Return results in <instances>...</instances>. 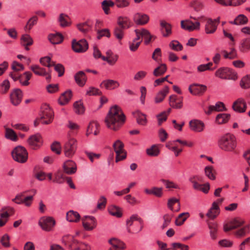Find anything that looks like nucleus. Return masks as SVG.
<instances>
[{"mask_svg": "<svg viewBox=\"0 0 250 250\" xmlns=\"http://www.w3.org/2000/svg\"><path fill=\"white\" fill-rule=\"evenodd\" d=\"M188 90L190 93L193 95H200L206 91L207 86L203 84L194 83L189 86Z\"/></svg>", "mask_w": 250, "mask_h": 250, "instance_id": "19", "label": "nucleus"}, {"mask_svg": "<svg viewBox=\"0 0 250 250\" xmlns=\"http://www.w3.org/2000/svg\"><path fill=\"white\" fill-rule=\"evenodd\" d=\"M21 44L24 47L26 50H29V46L33 43V40L32 37L28 34H23L21 38Z\"/></svg>", "mask_w": 250, "mask_h": 250, "instance_id": "29", "label": "nucleus"}, {"mask_svg": "<svg viewBox=\"0 0 250 250\" xmlns=\"http://www.w3.org/2000/svg\"><path fill=\"white\" fill-rule=\"evenodd\" d=\"M160 25L163 29H165L166 33L163 32L164 37H167L171 33V27L170 24L165 21H160Z\"/></svg>", "mask_w": 250, "mask_h": 250, "instance_id": "49", "label": "nucleus"}, {"mask_svg": "<svg viewBox=\"0 0 250 250\" xmlns=\"http://www.w3.org/2000/svg\"><path fill=\"white\" fill-rule=\"evenodd\" d=\"M205 175L210 180H214L216 178V171L212 166H207L204 169Z\"/></svg>", "mask_w": 250, "mask_h": 250, "instance_id": "39", "label": "nucleus"}, {"mask_svg": "<svg viewBox=\"0 0 250 250\" xmlns=\"http://www.w3.org/2000/svg\"><path fill=\"white\" fill-rule=\"evenodd\" d=\"M219 213V207L216 202L212 204V207L209 209L207 216L210 219H214Z\"/></svg>", "mask_w": 250, "mask_h": 250, "instance_id": "36", "label": "nucleus"}, {"mask_svg": "<svg viewBox=\"0 0 250 250\" xmlns=\"http://www.w3.org/2000/svg\"><path fill=\"white\" fill-rule=\"evenodd\" d=\"M14 212L13 208L10 207H5L0 210V227L5 225L9 216L13 214Z\"/></svg>", "mask_w": 250, "mask_h": 250, "instance_id": "13", "label": "nucleus"}, {"mask_svg": "<svg viewBox=\"0 0 250 250\" xmlns=\"http://www.w3.org/2000/svg\"><path fill=\"white\" fill-rule=\"evenodd\" d=\"M62 242L68 245L70 250H91V247L88 244L78 241L71 235L63 236Z\"/></svg>", "mask_w": 250, "mask_h": 250, "instance_id": "3", "label": "nucleus"}, {"mask_svg": "<svg viewBox=\"0 0 250 250\" xmlns=\"http://www.w3.org/2000/svg\"><path fill=\"white\" fill-rule=\"evenodd\" d=\"M88 48V44L86 41L82 39L77 41L74 39L72 41V49L76 53H83L85 52Z\"/></svg>", "mask_w": 250, "mask_h": 250, "instance_id": "10", "label": "nucleus"}, {"mask_svg": "<svg viewBox=\"0 0 250 250\" xmlns=\"http://www.w3.org/2000/svg\"><path fill=\"white\" fill-rule=\"evenodd\" d=\"M169 88L168 86H166L160 90L156 95L154 101L156 104H159L163 102L167 95L169 93Z\"/></svg>", "mask_w": 250, "mask_h": 250, "instance_id": "28", "label": "nucleus"}, {"mask_svg": "<svg viewBox=\"0 0 250 250\" xmlns=\"http://www.w3.org/2000/svg\"><path fill=\"white\" fill-rule=\"evenodd\" d=\"M189 126L190 129L194 131L201 132L204 130L205 125L203 122L194 120L190 121Z\"/></svg>", "mask_w": 250, "mask_h": 250, "instance_id": "25", "label": "nucleus"}, {"mask_svg": "<svg viewBox=\"0 0 250 250\" xmlns=\"http://www.w3.org/2000/svg\"><path fill=\"white\" fill-rule=\"evenodd\" d=\"M208 224L210 230V237L212 239L215 240L216 238V233L217 231V224L210 222H208Z\"/></svg>", "mask_w": 250, "mask_h": 250, "instance_id": "48", "label": "nucleus"}, {"mask_svg": "<svg viewBox=\"0 0 250 250\" xmlns=\"http://www.w3.org/2000/svg\"><path fill=\"white\" fill-rule=\"evenodd\" d=\"M109 213L117 217H121L122 216V212L121 208L115 205H111L108 208Z\"/></svg>", "mask_w": 250, "mask_h": 250, "instance_id": "44", "label": "nucleus"}, {"mask_svg": "<svg viewBox=\"0 0 250 250\" xmlns=\"http://www.w3.org/2000/svg\"><path fill=\"white\" fill-rule=\"evenodd\" d=\"M63 169L65 173L71 175L76 172L77 166L73 161L68 160L63 164Z\"/></svg>", "mask_w": 250, "mask_h": 250, "instance_id": "21", "label": "nucleus"}, {"mask_svg": "<svg viewBox=\"0 0 250 250\" xmlns=\"http://www.w3.org/2000/svg\"><path fill=\"white\" fill-rule=\"evenodd\" d=\"M117 23L118 27L124 29L129 28L131 26V22L129 19L126 17H120L118 19Z\"/></svg>", "mask_w": 250, "mask_h": 250, "instance_id": "34", "label": "nucleus"}, {"mask_svg": "<svg viewBox=\"0 0 250 250\" xmlns=\"http://www.w3.org/2000/svg\"><path fill=\"white\" fill-rule=\"evenodd\" d=\"M232 107L237 112L244 113L247 109V105L244 99L240 98L234 102Z\"/></svg>", "mask_w": 250, "mask_h": 250, "instance_id": "17", "label": "nucleus"}, {"mask_svg": "<svg viewBox=\"0 0 250 250\" xmlns=\"http://www.w3.org/2000/svg\"><path fill=\"white\" fill-rule=\"evenodd\" d=\"M5 132V137L7 139H9L13 141H17L18 136L15 132L12 129L4 126Z\"/></svg>", "mask_w": 250, "mask_h": 250, "instance_id": "40", "label": "nucleus"}, {"mask_svg": "<svg viewBox=\"0 0 250 250\" xmlns=\"http://www.w3.org/2000/svg\"><path fill=\"white\" fill-rule=\"evenodd\" d=\"M169 104L173 108L179 109L182 107V100L178 99L176 95H171L169 98Z\"/></svg>", "mask_w": 250, "mask_h": 250, "instance_id": "31", "label": "nucleus"}, {"mask_svg": "<svg viewBox=\"0 0 250 250\" xmlns=\"http://www.w3.org/2000/svg\"><path fill=\"white\" fill-rule=\"evenodd\" d=\"M77 27L81 32L85 34L91 30L92 26L88 21H86L78 24Z\"/></svg>", "mask_w": 250, "mask_h": 250, "instance_id": "47", "label": "nucleus"}, {"mask_svg": "<svg viewBox=\"0 0 250 250\" xmlns=\"http://www.w3.org/2000/svg\"><path fill=\"white\" fill-rule=\"evenodd\" d=\"M189 216V213L188 212H184L180 214L175 220L176 225L178 226L182 225Z\"/></svg>", "mask_w": 250, "mask_h": 250, "instance_id": "52", "label": "nucleus"}, {"mask_svg": "<svg viewBox=\"0 0 250 250\" xmlns=\"http://www.w3.org/2000/svg\"><path fill=\"white\" fill-rule=\"evenodd\" d=\"M83 226L86 230H91L96 226L95 218L93 216H85L82 218Z\"/></svg>", "mask_w": 250, "mask_h": 250, "instance_id": "14", "label": "nucleus"}, {"mask_svg": "<svg viewBox=\"0 0 250 250\" xmlns=\"http://www.w3.org/2000/svg\"><path fill=\"white\" fill-rule=\"evenodd\" d=\"M75 112L79 114H83L84 111V108L81 101L76 102L74 104Z\"/></svg>", "mask_w": 250, "mask_h": 250, "instance_id": "60", "label": "nucleus"}, {"mask_svg": "<svg viewBox=\"0 0 250 250\" xmlns=\"http://www.w3.org/2000/svg\"><path fill=\"white\" fill-rule=\"evenodd\" d=\"M22 98V91L19 89H16L10 94V100L14 105H18L21 101Z\"/></svg>", "mask_w": 250, "mask_h": 250, "instance_id": "20", "label": "nucleus"}, {"mask_svg": "<svg viewBox=\"0 0 250 250\" xmlns=\"http://www.w3.org/2000/svg\"><path fill=\"white\" fill-rule=\"evenodd\" d=\"M28 143L32 148L36 149L41 146L42 139L40 134H36L29 138Z\"/></svg>", "mask_w": 250, "mask_h": 250, "instance_id": "16", "label": "nucleus"}, {"mask_svg": "<svg viewBox=\"0 0 250 250\" xmlns=\"http://www.w3.org/2000/svg\"><path fill=\"white\" fill-rule=\"evenodd\" d=\"M181 27L188 31H192L195 30H199L200 29V24L198 21L193 22L192 21L187 20L182 21H181Z\"/></svg>", "mask_w": 250, "mask_h": 250, "instance_id": "15", "label": "nucleus"}, {"mask_svg": "<svg viewBox=\"0 0 250 250\" xmlns=\"http://www.w3.org/2000/svg\"><path fill=\"white\" fill-rule=\"evenodd\" d=\"M167 67L166 64L162 63L153 71V75L156 77H158L163 75L167 71Z\"/></svg>", "mask_w": 250, "mask_h": 250, "instance_id": "51", "label": "nucleus"}, {"mask_svg": "<svg viewBox=\"0 0 250 250\" xmlns=\"http://www.w3.org/2000/svg\"><path fill=\"white\" fill-rule=\"evenodd\" d=\"M124 144L120 140H117L113 145V147L116 153L115 162L118 163L126 158V152L124 149Z\"/></svg>", "mask_w": 250, "mask_h": 250, "instance_id": "8", "label": "nucleus"}, {"mask_svg": "<svg viewBox=\"0 0 250 250\" xmlns=\"http://www.w3.org/2000/svg\"><path fill=\"white\" fill-rule=\"evenodd\" d=\"M55 220L52 217L43 216L40 218L39 225L45 231H50L55 225Z\"/></svg>", "mask_w": 250, "mask_h": 250, "instance_id": "9", "label": "nucleus"}, {"mask_svg": "<svg viewBox=\"0 0 250 250\" xmlns=\"http://www.w3.org/2000/svg\"><path fill=\"white\" fill-rule=\"evenodd\" d=\"M38 18L37 16H33L30 18L25 26V30L29 31L33 26L37 23Z\"/></svg>", "mask_w": 250, "mask_h": 250, "instance_id": "62", "label": "nucleus"}, {"mask_svg": "<svg viewBox=\"0 0 250 250\" xmlns=\"http://www.w3.org/2000/svg\"><path fill=\"white\" fill-rule=\"evenodd\" d=\"M244 223V220L241 218H234L224 225V230L225 232H228L232 229H238L242 227Z\"/></svg>", "mask_w": 250, "mask_h": 250, "instance_id": "12", "label": "nucleus"}, {"mask_svg": "<svg viewBox=\"0 0 250 250\" xmlns=\"http://www.w3.org/2000/svg\"><path fill=\"white\" fill-rule=\"evenodd\" d=\"M12 155L15 161L21 163H25L28 159L27 150L21 146L15 147L12 152Z\"/></svg>", "mask_w": 250, "mask_h": 250, "instance_id": "6", "label": "nucleus"}, {"mask_svg": "<svg viewBox=\"0 0 250 250\" xmlns=\"http://www.w3.org/2000/svg\"><path fill=\"white\" fill-rule=\"evenodd\" d=\"M53 119V112L48 105H44L42 107V113L41 119L42 123L49 124L51 123Z\"/></svg>", "mask_w": 250, "mask_h": 250, "instance_id": "11", "label": "nucleus"}, {"mask_svg": "<svg viewBox=\"0 0 250 250\" xmlns=\"http://www.w3.org/2000/svg\"><path fill=\"white\" fill-rule=\"evenodd\" d=\"M48 39L53 44H59L62 42L63 37L60 33L50 34L48 36Z\"/></svg>", "mask_w": 250, "mask_h": 250, "instance_id": "43", "label": "nucleus"}, {"mask_svg": "<svg viewBox=\"0 0 250 250\" xmlns=\"http://www.w3.org/2000/svg\"><path fill=\"white\" fill-rule=\"evenodd\" d=\"M202 180L203 178L199 175H194L189 179V181L192 184L193 189L201 191L204 193H208L210 189V185L208 183L204 184L199 183V182H202Z\"/></svg>", "mask_w": 250, "mask_h": 250, "instance_id": "4", "label": "nucleus"}, {"mask_svg": "<svg viewBox=\"0 0 250 250\" xmlns=\"http://www.w3.org/2000/svg\"><path fill=\"white\" fill-rule=\"evenodd\" d=\"M77 149V141L73 138H68V140L64 146V153L65 156L72 157Z\"/></svg>", "mask_w": 250, "mask_h": 250, "instance_id": "7", "label": "nucleus"}, {"mask_svg": "<svg viewBox=\"0 0 250 250\" xmlns=\"http://www.w3.org/2000/svg\"><path fill=\"white\" fill-rule=\"evenodd\" d=\"M66 219L70 222H77L80 219V215L76 211L69 210L66 214Z\"/></svg>", "mask_w": 250, "mask_h": 250, "instance_id": "37", "label": "nucleus"}, {"mask_svg": "<svg viewBox=\"0 0 250 250\" xmlns=\"http://www.w3.org/2000/svg\"><path fill=\"white\" fill-rule=\"evenodd\" d=\"M58 21L62 27L69 26L71 24L70 19L69 16L64 13H61L58 18Z\"/></svg>", "mask_w": 250, "mask_h": 250, "instance_id": "27", "label": "nucleus"}, {"mask_svg": "<svg viewBox=\"0 0 250 250\" xmlns=\"http://www.w3.org/2000/svg\"><path fill=\"white\" fill-rule=\"evenodd\" d=\"M149 17L148 15L137 13L134 15L133 20L134 22L139 25H145L149 21Z\"/></svg>", "mask_w": 250, "mask_h": 250, "instance_id": "23", "label": "nucleus"}, {"mask_svg": "<svg viewBox=\"0 0 250 250\" xmlns=\"http://www.w3.org/2000/svg\"><path fill=\"white\" fill-rule=\"evenodd\" d=\"M32 76L31 72L27 71L24 72L20 79V83L24 86H27L29 84L28 81L31 79Z\"/></svg>", "mask_w": 250, "mask_h": 250, "instance_id": "50", "label": "nucleus"}, {"mask_svg": "<svg viewBox=\"0 0 250 250\" xmlns=\"http://www.w3.org/2000/svg\"><path fill=\"white\" fill-rule=\"evenodd\" d=\"M71 97V91L67 90L61 95L59 99V103L61 105H65L69 102Z\"/></svg>", "mask_w": 250, "mask_h": 250, "instance_id": "35", "label": "nucleus"}, {"mask_svg": "<svg viewBox=\"0 0 250 250\" xmlns=\"http://www.w3.org/2000/svg\"><path fill=\"white\" fill-rule=\"evenodd\" d=\"M75 80L77 83L80 86H83L87 80L86 76L83 71H79L75 75Z\"/></svg>", "mask_w": 250, "mask_h": 250, "instance_id": "33", "label": "nucleus"}, {"mask_svg": "<svg viewBox=\"0 0 250 250\" xmlns=\"http://www.w3.org/2000/svg\"><path fill=\"white\" fill-rule=\"evenodd\" d=\"M173 217L172 214H165L163 217V223L161 227L162 229H164L166 228H167L170 223L171 221L172 220V218Z\"/></svg>", "mask_w": 250, "mask_h": 250, "instance_id": "59", "label": "nucleus"}, {"mask_svg": "<svg viewBox=\"0 0 250 250\" xmlns=\"http://www.w3.org/2000/svg\"><path fill=\"white\" fill-rule=\"evenodd\" d=\"M23 194L21 193L18 194L16 197L12 200L17 204H24L26 207H30L33 200V196H29L23 199Z\"/></svg>", "mask_w": 250, "mask_h": 250, "instance_id": "18", "label": "nucleus"}, {"mask_svg": "<svg viewBox=\"0 0 250 250\" xmlns=\"http://www.w3.org/2000/svg\"><path fill=\"white\" fill-rule=\"evenodd\" d=\"M30 68L36 75L44 76L47 74L46 70L38 65H33L30 66Z\"/></svg>", "mask_w": 250, "mask_h": 250, "instance_id": "46", "label": "nucleus"}, {"mask_svg": "<svg viewBox=\"0 0 250 250\" xmlns=\"http://www.w3.org/2000/svg\"><path fill=\"white\" fill-rule=\"evenodd\" d=\"M216 77L225 80H233L237 78V74L231 69L223 67L218 69L215 73Z\"/></svg>", "mask_w": 250, "mask_h": 250, "instance_id": "5", "label": "nucleus"}, {"mask_svg": "<svg viewBox=\"0 0 250 250\" xmlns=\"http://www.w3.org/2000/svg\"><path fill=\"white\" fill-rule=\"evenodd\" d=\"M66 177L64 176L62 171H59L56 173H55L53 182L59 184H61L64 181V180L66 179Z\"/></svg>", "mask_w": 250, "mask_h": 250, "instance_id": "58", "label": "nucleus"}, {"mask_svg": "<svg viewBox=\"0 0 250 250\" xmlns=\"http://www.w3.org/2000/svg\"><path fill=\"white\" fill-rule=\"evenodd\" d=\"M108 242L111 246L110 248L119 250H121L125 248V244L122 241L117 238H112L108 240Z\"/></svg>", "mask_w": 250, "mask_h": 250, "instance_id": "32", "label": "nucleus"}, {"mask_svg": "<svg viewBox=\"0 0 250 250\" xmlns=\"http://www.w3.org/2000/svg\"><path fill=\"white\" fill-rule=\"evenodd\" d=\"M205 20V32L208 34H213L217 29V24L210 18H206Z\"/></svg>", "mask_w": 250, "mask_h": 250, "instance_id": "22", "label": "nucleus"}, {"mask_svg": "<svg viewBox=\"0 0 250 250\" xmlns=\"http://www.w3.org/2000/svg\"><path fill=\"white\" fill-rule=\"evenodd\" d=\"M240 86L243 89L250 88V75L243 77L240 82Z\"/></svg>", "mask_w": 250, "mask_h": 250, "instance_id": "53", "label": "nucleus"}, {"mask_svg": "<svg viewBox=\"0 0 250 250\" xmlns=\"http://www.w3.org/2000/svg\"><path fill=\"white\" fill-rule=\"evenodd\" d=\"M218 146L224 151H232L236 147V138L231 134H226L219 140Z\"/></svg>", "mask_w": 250, "mask_h": 250, "instance_id": "2", "label": "nucleus"}, {"mask_svg": "<svg viewBox=\"0 0 250 250\" xmlns=\"http://www.w3.org/2000/svg\"><path fill=\"white\" fill-rule=\"evenodd\" d=\"M248 19L244 15H240L237 16L234 21V24H244L247 22Z\"/></svg>", "mask_w": 250, "mask_h": 250, "instance_id": "63", "label": "nucleus"}, {"mask_svg": "<svg viewBox=\"0 0 250 250\" xmlns=\"http://www.w3.org/2000/svg\"><path fill=\"white\" fill-rule=\"evenodd\" d=\"M135 221H139L141 224L143 223V220L139 217H138L137 214H133L131 215L129 219L126 220V226L128 232H130V229L129 227L132 226L133 224V222Z\"/></svg>", "mask_w": 250, "mask_h": 250, "instance_id": "41", "label": "nucleus"}, {"mask_svg": "<svg viewBox=\"0 0 250 250\" xmlns=\"http://www.w3.org/2000/svg\"><path fill=\"white\" fill-rule=\"evenodd\" d=\"M146 154L152 157L157 156L160 153V150L155 145H153L150 148L146 149Z\"/></svg>", "mask_w": 250, "mask_h": 250, "instance_id": "55", "label": "nucleus"}, {"mask_svg": "<svg viewBox=\"0 0 250 250\" xmlns=\"http://www.w3.org/2000/svg\"><path fill=\"white\" fill-rule=\"evenodd\" d=\"M225 105L222 102L217 103L215 105H210L208 109H204V112L207 115H210L213 111H222L225 110Z\"/></svg>", "mask_w": 250, "mask_h": 250, "instance_id": "24", "label": "nucleus"}, {"mask_svg": "<svg viewBox=\"0 0 250 250\" xmlns=\"http://www.w3.org/2000/svg\"><path fill=\"white\" fill-rule=\"evenodd\" d=\"M134 117L136 119L137 123L141 125L145 126L147 124L146 116L140 111H136L133 113Z\"/></svg>", "mask_w": 250, "mask_h": 250, "instance_id": "30", "label": "nucleus"}, {"mask_svg": "<svg viewBox=\"0 0 250 250\" xmlns=\"http://www.w3.org/2000/svg\"><path fill=\"white\" fill-rule=\"evenodd\" d=\"M250 232V229L249 226L248 225H246L245 226L238 229L236 230L234 234L236 236V237L240 238L244 237L246 234H248Z\"/></svg>", "mask_w": 250, "mask_h": 250, "instance_id": "38", "label": "nucleus"}, {"mask_svg": "<svg viewBox=\"0 0 250 250\" xmlns=\"http://www.w3.org/2000/svg\"><path fill=\"white\" fill-rule=\"evenodd\" d=\"M124 29L117 26L114 28L113 34L119 42L122 40L124 36Z\"/></svg>", "mask_w": 250, "mask_h": 250, "instance_id": "54", "label": "nucleus"}, {"mask_svg": "<svg viewBox=\"0 0 250 250\" xmlns=\"http://www.w3.org/2000/svg\"><path fill=\"white\" fill-rule=\"evenodd\" d=\"M125 117L121 108L115 105L111 107L105 119L107 127L114 131L118 130L123 125Z\"/></svg>", "mask_w": 250, "mask_h": 250, "instance_id": "1", "label": "nucleus"}, {"mask_svg": "<svg viewBox=\"0 0 250 250\" xmlns=\"http://www.w3.org/2000/svg\"><path fill=\"white\" fill-rule=\"evenodd\" d=\"M171 245L173 250H188V246L181 243H173Z\"/></svg>", "mask_w": 250, "mask_h": 250, "instance_id": "64", "label": "nucleus"}, {"mask_svg": "<svg viewBox=\"0 0 250 250\" xmlns=\"http://www.w3.org/2000/svg\"><path fill=\"white\" fill-rule=\"evenodd\" d=\"M120 85L119 83L116 81L112 80H106L103 81L100 84V86L105 87L106 89L111 90L116 88Z\"/></svg>", "mask_w": 250, "mask_h": 250, "instance_id": "26", "label": "nucleus"}, {"mask_svg": "<svg viewBox=\"0 0 250 250\" xmlns=\"http://www.w3.org/2000/svg\"><path fill=\"white\" fill-rule=\"evenodd\" d=\"M115 3L110 0H104L102 2V7L104 13L108 15L110 13V7H113Z\"/></svg>", "mask_w": 250, "mask_h": 250, "instance_id": "45", "label": "nucleus"}, {"mask_svg": "<svg viewBox=\"0 0 250 250\" xmlns=\"http://www.w3.org/2000/svg\"><path fill=\"white\" fill-rule=\"evenodd\" d=\"M230 115L226 113H220L217 115L215 122L218 124H225L229 119Z\"/></svg>", "mask_w": 250, "mask_h": 250, "instance_id": "42", "label": "nucleus"}, {"mask_svg": "<svg viewBox=\"0 0 250 250\" xmlns=\"http://www.w3.org/2000/svg\"><path fill=\"white\" fill-rule=\"evenodd\" d=\"M213 63L209 62L207 64H203L199 65L197 67V70L199 72H204L206 70H212L215 68H212L211 67L212 66Z\"/></svg>", "mask_w": 250, "mask_h": 250, "instance_id": "61", "label": "nucleus"}, {"mask_svg": "<svg viewBox=\"0 0 250 250\" xmlns=\"http://www.w3.org/2000/svg\"><path fill=\"white\" fill-rule=\"evenodd\" d=\"M40 62L42 65L48 68L54 65V62L51 61V58L49 57H44L41 58Z\"/></svg>", "mask_w": 250, "mask_h": 250, "instance_id": "56", "label": "nucleus"}, {"mask_svg": "<svg viewBox=\"0 0 250 250\" xmlns=\"http://www.w3.org/2000/svg\"><path fill=\"white\" fill-rule=\"evenodd\" d=\"M142 38L145 39V43L148 44L151 41L152 36L150 35L149 32L145 29H141Z\"/></svg>", "mask_w": 250, "mask_h": 250, "instance_id": "57", "label": "nucleus"}]
</instances>
